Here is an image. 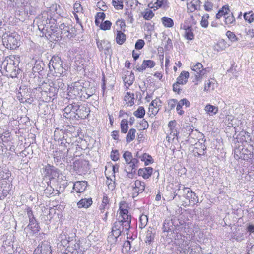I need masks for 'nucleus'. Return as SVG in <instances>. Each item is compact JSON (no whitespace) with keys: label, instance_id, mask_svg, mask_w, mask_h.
<instances>
[{"label":"nucleus","instance_id":"nucleus-18","mask_svg":"<svg viewBox=\"0 0 254 254\" xmlns=\"http://www.w3.org/2000/svg\"><path fill=\"white\" fill-rule=\"evenodd\" d=\"M87 182L84 181H77L73 185V189L77 193H80L84 192L87 188Z\"/></svg>","mask_w":254,"mask_h":254},{"label":"nucleus","instance_id":"nucleus-62","mask_svg":"<svg viewBox=\"0 0 254 254\" xmlns=\"http://www.w3.org/2000/svg\"><path fill=\"white\" fill-rule=\"evenodd\" d=\"M177 103V100L175 99H170L168 102V106L170 110L174 109Z\"/></svg>","mask_w":254,"mask_h":254},{"label":"nucleus","instance_id":"nucleus-59","mask_svg":"<svg viewBox=\"0 0 254 254\" xmlns=\"http://www.w3.org/2000/svg\"><path fill=\"white\" fill-rule=\"evenodd\" d=\"M144 44L145 42L144 40L142 39H139L136 41L135 44V48L136 49L140 50L143 47Z\"/></svg>","mask_w":254,"mask_h":254},{"label":"nucleus","instance_id":"nucleus-17","mask_svg":"<svg viewBox=\"0 0 254 254\" xmlns=\"http://www.w3.org/2000/svg\"><path fill=\"white\" fill-rule=\"evenodd\" d=\"M38 90L42 92V95L43 97H45V96H46L45 97V100L46 102H49L53 97H54L57 94L58 92L59 88L57 87H52V91L50 93H48L47 90L43 91L42 87H39L38 89Z\"/></svg>","mask_w":254,"mask_h":254},{"label":"nucleus","instance_id":"nucleus-22","mask_svg":"<svg viewBox=\"0 0 254 254\" xmlns=\"http://www.w3.org/2000/svg\"><path fill=\"white\" fill-rule=\"evenodd\" d=\"M155 234V230L151 227H149L146 232L145 242L151 243L153 241Z\"/></svg>","mask_w":254,"mask_h":254},{"label":"nucleus","instance_id":"nucleus-5","mask_svg":"<svg viewBox=\"0 0 254 254\" xmlns=\"http://www.w3.org/2000/svg\"><path fill=\"white\" fill-rule=\"evenodd\" d=\"M57 31V27L55 22H50L48 26L41 32L43 34V36L44 35L48 39L51 41H58L59 40V37Z\"/></svg>","mask_w":254,"mask_h":254},{"label":"nucleus","instance_id":"nucleus-16","mask_svg":"<svg viewBox=\"0 0 254 254\" xmlns=\"http://www.w3.org/2000/svg\"><path fill=\"white\" fill-rule=\"evenodd\" d=\"M5 70L7 73V75L11 78L16 77L20 71L18 67L12 64H8L5 67Z\"/></svg>","mask_w":254,"mask_h":254},{"label":"nucleus","instance_id":"nucleus-11","mask_svg":"<svg viewBox=\"0 0 254 254\" xmlns=\"http://www.w3.org/2000/svg\"><path fill=\"white\" fill-rule=\"evenodd\" d=\"M33 254H52V249L49 242H42L35 249Z\"/></svg>","mask_w":254,"mask_h":254},{"label":"nucleus","instance_id":"nucleus-32","mask_svg":"<svg viewBox=\"0 0 254 254\" xmlns=\"http://www.w3.org/2000/svg\"><path fill=\"white\" fill-rule=\"evenodd\" d=\"M45 171L47 172V175L49 176H51L52 178H54V176H56V174H58L57 169H56L53 166H51L50 165H48L46 166Z\"/></svg>","mask_w":254,"mask_h":254},{"label":"nucleus","instance_id":"nucleus-23","mask_svg":"<svg viewBox=\"0 0 254 254\" xmlns=\"http://www.w3.org/2000/svg\"><path fill=\"white\" fill-rule=\"evenodd\" d=\"M189 77V73L186 71H183L177 78V83H181L182 85L186 84L188 79Z\"/></svg>","mask_w":254,"mask_h":254},{"label":"nucleus","instance_id":"nucleus-44","mask_svg":"<svg viewBox=\"0 0 254 254\" xmlns=\"http://www.w3.org/2000/svg\"><path fill=\"white\" fill-rule=\"evenodd\" d=\"M128 121L126 119H123L121 122V132L126 133L128 130Z\"/></svg>","mask_w":254,"mask_h":254},{"label":"nucleus","instance_id":"nucleus-27","mask_svg":"<svg viewBox=\"0 0 254 254\" xmlns=\"http://www.w3.org/2000/svg\"><path fill=\"white\" fill-rule=\"evenodd\" d=\"M202 136H203V138H200L198 142L195 143V147L196 149L197 150L199 149V146H200V148L203 150V155H205L206 153V146L205 144V143L206 142V139L205 138L203 134H202Z\"/></svg>","mask_w":254,"mask_h":254},{"label":"nucleus","instance_id":"nucleus-53","mask_svg":"<svg viewBox=\"0 0 254 254\" xmlns=\"http://www.w3.org/2000/svg\"><path fill=\"white\" fill-rule=\"evenodd\" d=\"M167 3V0H157L156 2L154 4V7L158 9L159 7L165 6Z\"/></svg>","mask_w":254,"mask_h":254},{"label":"nucleus","instance_id":"nucleus-37","mask_svg":"<svg viewBox=\"0 0 254 254\" xmlns=\"http://www.w3.org/2000/svg\"><path fill=\"white\" fill-rule=\"evenodd\" d=\"M134 94L130 92H127L125 96V101L127 104H129L131 106L134 104Z\"/></svg>","mask_w":254,"mask_h":254},{"label":"nucleus","instance_id":"nucleus-30","mask_svg":"<svg viewBox=\"0 0 254 254\" xmlns=\"http://www.w3.org/2000/svg\"><path fill=\"white\" fill-rule=\"evenodd\" d=\"M71 238L70 237L67 236L65 234H61L59 237L61 245L64 247L73 241Z\"/></svg>","mask_w":254,"mask_h":254},{"label":"nucleus","instance_id":"nucleus-46","mask_svg":"<svg viewBox=\"0 0 254 254\" xmlns=\"http://www.w3.org/2000/svg\"><path fill=\"white\" fill-rule=\"evenodd\" d=\"M112 5L116 9H122L124 7L123 2L122 0H113Z\"/></svg>","mask_w":254,"mask_h":254},{"label":"nucleus","instance_id":"nucleus-35","mask_svg":"<svg viewBox=\"0 0 254 254\" xmlns=\"http://www.w3.org/2000/svg\"><path fill=\"white\" fill-rule=\"evenodd\" d=\"M117 32L116 42L119 45H122L125 42L126 39V36L121 31H118Z\"/></svg>","mask_w":254,"mask_h":254},{"label":"nucleus","instance_id":"nucleus-54","mask_svg":"<svg viewBox=\"0 0 254 254\" xmlns=\"http://www.w3.org/2000/svg\"><path fill=\"white\" fill-rule=\"evenodd\" d=\"M128 165H129L127 168V169L128 170V171H127V170H125L127 172V173L128 174L135 173V172L136 170V168H137L138 167H137L136 165H133L132 164H129Z\"/></svg>","mask_w":254,"mask_h":254},{"label":"nucleus","instance_id":"nucleus-50","mask_svg":"<svg viewBox=\"0 0 254 254\" xmlns=\"http://www.w3.org/2000/svg\"><path fill=\"white\" fill-rule=\"evenodd\" d=\"M235 18L233 13H232L231 15L225 17V23L226 25L229 26L231 24H235Z\"/></svg>","mask_w":254,"mask_h":254},{"label":"nucleus","instance_id":"nucleus-24","mask_svg":"<svg viewBox=\"0 0 254 254\" xmlns=\"http://www.w3.org/2000/svg\"><path fill=\"white\" fill-rule=\"evenodd\" d=\"M253 157V154L252 151L243 148L241 149V151L240 152L239 158H243L244 160H248L249 159H251Z\"/></svg>","mask_w":254,"mask_h":254},{"label":"nucleus","instance_id":"nucleus-47","mask_svg":"<svg viewBox=\"0 0 254 254\" xmlns=\"http://www.w3.org/2000/svg\"><path fill=\"white\" fill-rule=\"evenodd\" d=\"M161 101L160 99L156 98L152 101L151 103L149 105V111L152 109V107H154L156 109H157L160 106H161Z\"/></svg>","mask_w":254,"mask_h":254},{"label":"nucleus","instance_id":"nucleus-21","mask_svg":"<svg viewBox=\"0 0 254 254\" xmlns=\"http://www.w3.org/2000/svg\"><path fill=\"white\" fill-rule=\"evenodd\" d=\"M89 112L90 110L88 108L84 106H80L77 116L81 119H85L88 116Z\"/></svg>","mask_w":254,"mask_h":254},{"label":"nucleus","instance_id":"nucleus-64","mask_svg":"<svg viewBox=\"0 0 254 254\" xmlns=\"http://www.w3.org/2000/svg\"><path fill=\"white\" fill-rule=\"evenodd\" d=\"M25 210L27 212V214L29 220L35 218L33 214V212L30 207L27 206Z\"/></svg>","mask_w":254,"mask_h":254},{"label":"nucleus","instance_id":"nucleus-28","mask_svg":"<svg viewBox=\"0 0 254 254\" xmlns=\"http://www.w3.org/2000/svg\"><path fill=\"white\" fill-rule=\"evenodd\" d=\"M230 11L229 6L228 5L223 6L216 14V18L220 19L222 16H225Z\"/></svg>","mask_w":254,"mask_h":254},{"label":"nucleus","instance_id":"nucleus-1","mask_svg":"<svg viewBox=\"0 0 254 254\" xmlns=\"http://www.w3.org/2000/svg\"><path fill=\"white\" fill-rule=\"evenodd\" d=\"M184 228V225L180 224L175 226L172 219H166L163 223V230L164 232H170L172 234V238L175 240L181 238V234L180 233Z\"/></svg>","mask_w":254,"mask_h":254},{"label":"nucleus","instance_id":"nucleus-20","mask_svg":"<svg viewBox=\"0 0 254 254\" xmlns=\"http://www.w3.org/2000/svg\"><path fill=\"white\" fill-rule=\"evenodd\" d=\"M152 171L153 168L152 167L140 168L138 171V175L142 176L144 179H148L152 175Z\"/></svg>","mask_w":254,"mask_h":254},{"label":"nucleus","instance_id":"nucleus-58","mask_svg":"<svg viewBox=\"0 0 254 254\" xmlns=\"http://www.w3.org/2000/svg\"><path fill=\"white\" fill-rule=\"evenodd\" d=\"M231 238L236 240L238 242H241L244 239V234L242 233H240L238 235L233 234Z\"/></svg>","mask_w":254,"mask_h":254},{"label":"nucleus","instance_id":"nucleus-60","mask_svg":"<svg viewBox=\"0 0 254 254\" xmlns=\"http://www.w3.org/2000/svg\"><path fill=\"white\" fill-rule=\"evenodd\" d=\"M72 108V107L70 106L69 104L68 106H67L64 110V116L67 118H70V117L68 116V114L70 113L72 111L71 109Z\"/></svg>","mask_w":254,"mask_h":254},{"label":"nucleus","instance_id":"nucleus-56","mask_svg":"<svg viewBox=\"0 0 254 254\" xmlns=\"http://www.w3.org/2000/svg\"><path fill=\"white\" fill-rule=\"evenodd\" d=\"M185 37L187 39L191 40L194 38V35L191 30L188 28L185 32Z\"/></svg>","mask_w":254,"mask_h":254},{"label":"nucleus","instance_id":"nucleus-26","mask_svg":"<svg viewBox=\"0 0 254 254\" xmlns=\"http://www.w3.org/2000/svg\"><path fill=\"white\" fill-rule=\"evenodd\" d=\"M92 204L91 198H84L81 199L78 203L77 206L79 208H88Z\"/></svg>","mask_w":254,"mask_h":254},{"label":"nucleus","instance_id":"nucleus-14","mask_svg":"<svg viewBox=\"0 0 254 254\" xmlns=\"http://www.w3.org/2000/svg\"><path fill=\"white\" fill-rule=\"evenodd\" d=\"M183 193L184 197L189 200L190 202L195 203L198 202V197L196 195V194L193 192L189 188L184 187L183 189Z\"/></svg>","mask_w":254,"mask_h":254},{"label":"nucleus","instance_id":"nucleus-41","mask_svg":"<svg viewBox=\"0 0 254 254\" xmlns=\"http://www.w3.org/2000/svg\"><path fill=\"white\" fill-rule=\"evenodd\" d=\"M27 229L30 230V233L32 235L37 233L40 230V227L38 222H37L30 227H27Z\"/></svg>","mask_w":254,"mask_h":254},{"label":"nucleus","instance_id":"nucleus-8","mask_svg":"<svg viewBox=\"0 0 254 254\" xmlns=\"http://www.w3.org/2000/svg\"><path fill=\"white\" fill-rule=\"evenodd\" d=\"M191 68L195 72L196 80L197 81H201L202 77L206 73V68H203L202 64L199 62L196 64H191Z\"/></svg>","mask_w":254,"mask_h":254},{"label":"nucleus","instance_id":"nucleus-34","mask_svg":"<svg viewBox=\"0 0 254 254\" xmlns=\"http://www.w3.org/2000/svg\"><path fill=\"white\" fill-rule=\"evenodd\" d=\"M44 65V64L42 61H37L35 62V64L32 68V70L35 72H39L43 70Z\"/></svg>","mask_w":254,"mask_h":254},{"label":"nucleus","instance_id":"nucleus-51","mask_svg":"<svg viewBox=\"0 0 254 254\" xmlns=\"http://www.w3.org/2000/svg\"><path fill=\"white\" fill-rule=\"evenodd\" d=\"M111 25L112 23L110 21L106 20L100 24V27L102 30H107L111 28Z\"/></svg>","mask_w":254,"mask_h":254},{"label":"nucleus","instance_id":"nucleus-55","mask_svg":"<svg viewBox=\"0 0 254 254\" xmlns=\"http://www.w3.org/2000/svg\"><path fill=\"white\" fill-rule=\"evenodd\" d=\"M192 252V249L188 245L183 247L180 251L181 254H190Z\"/></svg>","mask_w":254,"mask_h":254},{"label":"nucleus","instance_id":"nucleus-52","mask_svg":"<svg viewBox=\"0 0 254 254\" xmlns=\"http://www.w3.org/2000/svg\"><path fill=\"white\" fill-rule=\"evenodd\" d=\"M226 35L232 42H236L238 40V38L236 37L235 33L230 31H228Z\"/></svg>","mask_w":254,"mask_h":254},{"label":"nucleus","instance_id":"nucleus-61","mask_svg":"<svg viewBox=\"0 0 254 254\" xmlns=\"http://www.w3.org/2000/svg\"><path fill=\"white\" fill-rule=\"evenodd\" d=\"M154 16V14L152 10H149L146 12L143 15V18L147 20H149Z\"/></svg>","mask_w":254,"mask_h":254},{"label":"nucleus","instance_id":"nucleus-36","mask_svg":"<svg viewBox=\"0 0 254 254\" xmlns=\"http://www.w3.org/2000/svg\"><path fill=\"white\" fill-rule=\"evenodd\" d=\"M161 21L162 22L163 25L165 27L171 28L174 25L173 20L169 17H163L161 18Z\"/></svg>","mask_w":254,"mask_h":254},{"label":"nucleus","instance_id":"nucleus-12","mask_svg":"<svg viewBox=\"0 0 254 254\" xmlns=\"http://www.w3.org/2000/svg\"><path fill=\"white\" fill-rule=\"evenodd\" d=\"M120 215L122 217V219L119 220V221H122L125 224V228L129 227L130 228V223L131 221V216L130 215H128V211L126 209L122 208L120 205L119 207Z\"/></svg>","mask_w":254,"mask_h":254},{"label":"nucleus","instance_id":"nucleus-43","mask_svg":"<svg viewBox=\"0 0 254 254\" xmlns=\"http://www.w3.org/2000/svg\"><path fill=\"white\" fill-rule=\"evenodd\" d=\"M148 222V217L145 215H142L139 217V228L142 229L145 227Z\"/></svg>","mask_w":254,"mask_h":254},{"label":"nucleus","instance_id":"nucleus-29","mask_svg":"<svg viewBox=\"0 0 254 254\" xmlns=\"http://www.w3.org/2000/svg\"><path fill=\"white\" fill-rule=\"evenodd\" d=\"M109 200L108 196L106 195H104L102 201V203L99 206V210L101 213L104 212L106 209H109Z\"/></svg>","mask_w":254,"mask_h":254},{"label":"nucleus","instance_id":"nucleus-10","mask_svg":"<svg viewBox=\"0 0 254 254\" xmlns=\"http://www.w3.org/2000/svg\"><path fill=\"white\" fill-rule=\"evenodd\" d=\"M59 29L61 30V35L59 36V38H61L62 37H67L69 38H71L74 36V31L73 27L69 26V25H66L65 23H62L59 26Z\"/></svg>","mask_w":254,"mask_h":254},{"label":"nucleus","instance_id":"nucleus-57","mask_svg":"<svg viewBox=\"0 0 254 254\" xmlns=\"http://www.w3.org/2000/svg\"><path fill=\"white\" fill-rule=\"evenodd\" d=\"M208 17H209L208 14H206V16H203L202 17V19H201V23H200L202 27H204V28H206L208 27V22L207 19L208 18Z\"/></svg>","mask_w":254,"mask_h":254},{"label":"nucleus","instance_id":"nucleus-9","mask_svg":"<svg viewBox=\"0 0 254 254\" xmlns=\"http://www.w3.org/2000/svg\"><path fill=\"white\" fill-rule=\"evenodd\" d=\"M73 168L79 173H85L89 169V162L83 159L76 160L73 163Z\"/></svg>","mask_w":254,"mask_h":254},{"label":"nucleus","instance_id":"nucleus-15","mask_svg":"<svg viewBox=\"0 0 254 254\" xmlns=\"http://www.w3.org/2000/svg\"><path fill=\"white\" fill-rule=\"evenodd\" d=\"M145 187V184L144 182L138 180L135 181L134 185L132 186L133 197H136L139 193L143 192L144 190Z\"/></svg>","mask_w":254,"mask_h":254},{"label":"nucleus","instance_id":"nucleus-63","mask_svg":"<svg viewBox=\"0 0 254 254\" xmlns=\"http://www.w3.org/2000/svg\"><path fill=\"white\" fill-rule=\"evenodd\" d=\"M111 158L113 161H117L119 158V154L118 151L117 150H112L111 153Z\"/></svg>","mask_w":254,"mask_h":254},{"label":"nucleus","instance_id":"nucleus-42","mask_svg":"<svg viewBox=\"0 0 254 254\" xmlns=\"http://www.w3.org/2000/svg\"><path fill=\"white\" fill-rule=\"evenodd\" d=\"M145 114V110L143 107L139 106L137 110L134 112V115L137 117L139 118H142L144 117Z\"/></svg>","mask_w":254,"mask_h":254},{"label":"nucleus","instance_id":"nucleus-38","mask_svg":"<svg viewBox=\"0 0 254 254\" xmlns=\"http://www.w3.org/2000/svg\"><path fill=\"white\" fill-rule=\"evenodd\" d=\"M139 158H140L142 161L144 162L146 166L148 165L149 164H151L153 162L152 157L146 153L143 154L141 156H140Z\"/></svg>","mask_w":254,"mask_h":254},{"label":"nucleus","instance_id":"nucleus-40","mask_svg":"<svg viewBox=\"0 0 254 254\" xmlns=\"http://www.w3.org/2000/svg\"><path fill=\"white\" fill-rule=\"evenodd\" d=\"M80 91H82L81 86H74L73 87H71L70 89L68 91V95L70 94L73 95L75 96H80Z\"/></svg>","mask_w":254,"mask_h":254},{"label":"nucleus","instance_id":"nucleus-19","mask_svg":"<svg viewBox=\"0 0 254 254\" xmlns=\"http://www.w3.org/2000/svg\"><path fill=\"white\" fill-rule=\"evenodd\" d=\"M134 79L135 77L132 71H127L125 76L123 78L125 86L127 88H128L129 86L132 84Z\"/></svg>","mask_w":254,"mask_h":254},{"label":"nucleus","instance_id":"nucleus-13","mask_svg":"<svg viewBox=\"0 0 254 254\" xmlns=\"http://www.w3.org/2000/svg\"><path fill=\"white\" fill-rule=\"evenodd\" d=\"M80 244V240L75 239L74 244L71 243V245L67 246L66 250L71 254H84V251L81 249Z\"/></svg>","mask_w":254,"mask_h":254},{"label":"nucleus","instance_id":"nucleus-48","mask_svg":"<svg viewBox=\"0 0 254 254\" xmlns=\"http://www.w3.org/2000/svg\"><path fill=\"white\" fill-rule=\"evenodd\" d=\"M245 20L248 21L249 23H251L254 20V13L252 11L248 13H245L244 15Z\"/></svg>","mask_w":254,"mask_h":254},{"label":"nucleus","instance_id":"nucleus-6","mask_svg":"<svg viewBox=\"0 0 254 254\" xmlns=\"http://www.w3.org/2000/svg\"><path fill=\"white\" fill-rule=\"evenodd\" d=\"M36 24L38 27V29L42 31L44 28L48 26L50 22L55 23L56 21L54 19H52L51 17L48 15L47 12L39 15L36 19Z\"/></svg>","mask_w":254,"mask_h":254},{"label":"nucleus","instance_id":"nucleus-31","mask_svg":"<svg viewBox=\"0 0 254 254\" xmlns=\"http://www.w3.org/2000/svg\"><path fill=\"white\" fill-rule=\"evenodd\" d=\"M205 110L210 116H213L218 112V108L217 107L207 104L205 107Z\"/></svg>","mask_w":254,"mask_h":254},{"label":"nucleus","instance_id":"nucleus-25","mask_svg":"<svg viewBox=\"0 0 254 254\" xmlns=\"http://www.w3.org/2000/svg\"><path fill=\"white\" fill-rule=\"evenodd\" d=\"M200 4V0L192 1L190 3L187 4V10L190 12H193L199 7Z\"/></svg>","mask_w":254,"mask_h":254},{"label":"nucleus","instance_id":"nucleus-7","mask_svg":"<svg viewBox=\"0 0 254 254\" xmlns=\"http://www.w3.org/2000/svg\"><path fill=\"white\" fill-rule=\"evenodd\" d=\"M96 42L98 49L99 51H104V54L107 57L108 56H111L112 54V50L111 49V44L110 42L105 39L100 40L98 37L96 38Z\"/></svg>","mask_w":254,"mask_h":254},{"label":"nucleus","instance_id":"nucleus-4","mask_svg":"<svg viewBox=\"0 0 254 254\" xmlns=\"http://www.w3.org/2000/svg\"><path fill=\"white\" fill-rule=\"evenodd\" d=\"M49 70L51 72H54L62 75L65 69L63 66V62L60 57L54 56L52 57L48 64Z\"/></svg>","mask_w":254,"mask_h":254},{"label":"nucleus","instance_id":"nucleus-49","mask_svg":"<svg viewBox=\"0 0 254 254\" xmlns=\"http://www.w3.org/2000/svg\"><path fill=\"white\" fill-rule=\"evenodd\" d=\"M123 157L127 164H130V160L133 158L132 153L129 151H126L123 154Z\"/></svg>","mask_w":254,"mask_h":254},{"label":"nucleus","instance_id":"nucleus-45","mask_svg":"<svg viewBox=\"0 0 254 254\" xmlns=\"http://www.w3.org/2000/svg\"><path fill=\"white\" fill-rule=\"evenodd\" d=\"M215 84L216 83L214 81H211L209 80L207 81L205 84L204 91H208L210 89L214 90Z\"/></svg>","mask_w":254,"mask_h":254},{"label":"nucleus","instance_id":"nucleus-2","mask_svg":"<svg viewBox=\"0 0 254 254\" xmlns=\"http://www.w3.org/2000/svg\"><path fill=\"white\" fill-rule=\"evenodd\" d=\"M122 221H117L115 222L112 228V234L109 236L108 241L110 242L116 243L118 237L121 235L122 233L126 231V234L128 235L127 231L130 228H125V224Z\"/></svg>","mask_w":254,"mask_h":254},{"label":"nucleus","instance_id":"nucleus-33","mask_svg":"<svg viewBox=\"0 0 254 254\" xmlns=\"http://www.w3.org/2000/svg\"><path fill=\"white\" fill-rule=\"evenodd\" d=\"M176 122L175 120L171 121L169 122L168 127L170 128V135H173V136H176L178 139L177 135L178 132L177 130L175 129V126L176 125Z\"/></svg>","mask_w":254,"mask_h":254},{"label":"nucleus","instance_id":"nucleus-3","mask_svg":"<svg viewBox=\"0 0 254 254\" xmlns=\"http://www.w3.org/2000/svg\"><path fill=\"white\" fill-rule=\"evenodd\" d=\"M20 37L17 33H11L3 35L2 41L6 47L11 50L16 49L20 46Z\"/></svg>","mask_w":254,"mask_h":254},{"label":"nucleus","instance_id":"nucleus-39","mask_svg":"<svg viewBox=\"0 0 254 254\" xmlns=\"http://www.w3.org/2000/svg\"><path fill=\"white\" fill-rule=\"evenodd\" d=\"M136 130L134 128H131L126 137V141L127 143H129L135 139Z\"/></svg>","mask_w":254,"mask_h":254}]
</instances>
